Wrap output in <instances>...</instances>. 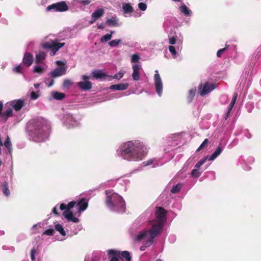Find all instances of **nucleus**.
Returning <instances> with one entry per match:
<instances>
[{"instance_id":"nucleus-4","label":"nucleus","mask_w":261,"mask_h":261,"mask_svg":"<svg viewBox=\"0 0 261 261\" xmlns=\"http://www.w3.org/2000/svg\"><path fill=\"white\" fill-rule=\"evenodd\" d=\"M167 214V211L163 207L159 206L156 207L154 214L155 219L150 222V223L152 225L150 231L153 230V232L157 235L160 233L166 221Z\"/></svg>"},{"instance_id":"nucleus-10","label":"nucleus","mask_w":261,"mask_h":261,"mask_svg":"<svg viewBox=\"0 0 261 261\" xmlns=\"http://www.w3.org/2000/svg\"><path fill=\"white\" fill-rule=\"evenodd\" d=\"M207 158L205 157L199 161L195 166V168L192 170L191 175L193 177H198L200 175V173L198 171V169L206 161Z\"/></svg>"},{"instance_id":"nucleus-18","label":"nucleus","mask_w":261,"mask_h":261,"mask_svg":"<svg viewBox=\"0 0 261 261\" xmlns=\"http://www.w3.org/2000/svg\"><path fill=\"white\" fill-rule=\"evenodd\" d=\"M150 231L149 230H144L143 231H140L139 233L136 236L135 238V240L140 242L145 238H146L148 235H149V237H150Z\"/></svg>"},{"instance_id":"nucleus-32","label":"nucleus","mask_w":261,"mask_h":261,"mask_svg":"<svg viewBox=\"0 0 261 261\" xmlns=\"http://www.w3.org/2000/svg\"><path fill=\"white\" fill-rule=\"evenodd\" d=\"M195 93H196V89H191L190 90L189 92V94H188V96L187 97V99H188V101L189 102H191L194 96H195Z\"/></svg>"},{"instance_id":"nucleus-3","label":"nucleus","mask_w":261,"mask_h":261,"mask_svg":"<svg viewBox=\"0 0 261 261\" xmlns=\"http://www.w3.org/2000/svg\"><path fill=\"white\" fill-rule=\"evenodd\" d=\"M106 204L107 206L113 211L124 212L125 209V202L121 196L112 190H106Z\"/></svg>"},{"instance_id":"nucleus-50","label":"nucleus","mask_w":261,"mask_h":261,"mask_svg":"<svg viewBox=\"0 0 261 261\" xmlns=\"http://www.w3.org/2000/svg\"><path fill=\"white\" fill-rule=\"evenodd\" d=\"M110 261H118L119 257L115 255H109Z\"/></svg>"},{"instance_id":"nucleus-15","label":"nucleus","mask_w":261,"mask_h":261,"mask_svg":"<svg viewBox=\"0 0 261 261\" xmlns=\"http://www.w3.org/2000/svg\"><path fill=\"white\" fill-rule=\"evenodd\" d=\"M76 206L79 212L84 211L88 206V201L86 198H82L77 203Z\"/></svg>"},{"instance_id":"nucleus-21","label":"nucleus","mask_w":261,"mask_h":261,"mask_svg":"<svg viewBox=\"0 0 261 261\" xmlns=\"http://www.w3.org/2000/svg\"><path fill=\"white\" fill-rule=\"evenodd\" d=\"M128 86L129 84L128 83H120L111 85L110 89L114 90H124L127 89Z\"/></svg>"},{"instance_id":"nucleus-20","label":"nucleus","mask_w":261,"mask_h":261,"mask_svg":"<svg viewBox=\"0 0 261 261\" xmlns=\"http://www.w3.org/2000/svg\"><path fill=\"white\" fill-rule=\"evenodd\" d=\"M141 68V66L138 64H135L133 66V72L132 74V77L135 81H139L140 80L139 70Z\"/></svg>"},{"instance_id":"nucleus-43","label":"nucleus","mask_w":261,"mask_h":261,"mask_svg":"<svg viewBox=\"0 0 261 261\" xmlns=\"http://www.w3.org/2000/svg\"><path fill=\"white\" fill-rule=\"evenodd\" d=\"M177 37L176 36H172L169 38V43L171 45H174L176 43V40H177Z\"/></svg>"},{"instance_id":"nucleus-63","label":"nucleus","mask_w":261,"mask_h":261,"mask_svg":"<svg viewBox=\"0 0 261 261\" xmlns=\"http://www.w3.org/2000/svg\"><path fill=\"white\" fill-rule=\"evenodd\" d=\"M152 163V161H149V162H148V163L147 164V165H150V164H151Z\"/></svg>"},{"instance_id":"nucleus-33","label":"nucleus","mask_w":261,"mask_h":261,"mask_svg":"<svg viewBox=\"0 0 261 261\" xmlns=\"http://www.w3.org/2000/svg\"><path fill=\"white\" fill-rule=\"evenodd\" d=\"M12 110L11 108H9L6 110L3 113H2L1 115L5 117V120H6L8 117H10L12 116Z\"/></svg>"},{"instance_id":"nucleus-28","label":"nucleus","mask_w":261,"mask_h":261,"mask_svg":"<svg viewBox=\"0 0 261 261\" xmlns=\"http://www.w3.org/2000/svg\"><path fill=\"white\" fill-rule=\"evenodd\" d=\"M2 190L3 194L6 196H9L10 195V192L8 188V184L7 182L5 181L2 185Z\"/></svg>"},{"instance_id":"nucleus-9","label":"nucleus","mask_w":261,"mask_h":261,"mask_svg":"<svg viewBox=\"0 0 261 261\" xmlns=\"http://www.w3.org/2000/svg\"><path fill=\"white\" fill-rule=\"evenodd\" d=\"M153 231H150V237L143 243V245L141 246L140 250L141 251H144L147 247H149L154 243V239L157 236Z\"/></svg>"},{"instance_id":"nucleus-62","label":"nucleus","mask_w":261,"mask_h":261,"mask_svg":"<svg viewBox=\"0 0 261 261\" xmlns=\"http://www.w3.org/2000/svg\"><path fill=\"white\" fill-rule=\"evenodd\" d=\"M34 86L36 88H38V87L39 86V84H35L34 85Z\"/></svg>"},{"instance_id":"nucleus-59","label":"nucleus","mask_w":261,"mask_h":261,"mask_svg":"<svg viewBox=\"0 0 261 261\" xmlns=\"http://www.w3.org/2000/svg\"><path fill=\"white\" fill-rule=\"evenodd\" d=\"M3 109V103L1 101H0V114L1 115L2 113Z\"/></svg>"},{"instance_id":"nucleus-1","label":"nucleus","mask_w":261,"mask_h":261,"mask_svg":"<svg viewBox=\"0 0 261 261\" xmlns=\"http://www.w3.org/2000/svg\"><path fill=\"white\" fill-rule=\"evenodd\" d=\"M121 155L128 161L142 160L146 155L147 148L141 142L128 141L122 147Z\"/></svg>"},{"instance_id":"nucleus-54","label":"nucleus","mask_w":261,"mask_h":261,"mask_svg":"<svg viewBox=\"0 0 261 261\" xmlns=\"http://www.w3.org/2000/svg\"><path fill=\"white\" fill-rule=\"evenodd\" d=\"M60 208L61 210H67V205L64 203H61L60 206Z\"/></svg>"},{"instance_id":"nucleus-51","label":"nucleus","mask_w":261,"mask_h":261,"mask_svg":"<svg viewBox=\"0 0 261 261\" xmlns=\"http://www.w3.org/2000/svg\"><path fill=\"white\" fill-rule=\"evenodd\" d=\"M169 50L170 52L173 55H176L177 54V52L176 51V49L175 47L173 46L170 45L169 46Z\"/></svg>"},{"instance_id":"nucleus-57","label":"nucleus","mask_w":261,"mask_h":261,"mask_svg":"<svg viewBox=\"0 0 261 261\" xmlns=\"http://www.w3.org/2000/svg\"><path fill=\"white\" fill-rule=\"evenodd\" d=\"M47 80L49 81L48 86L50 87V86H53L54 83V80H53V79H51V80L48 79Z\"/></svg>"},{"instance_id":"nucleus-34","label":"nucleus","mask_w":261,"mask_h":261,"mask_svg":"<svg viewBox=\"0 0 261 261\" xmlns=\"http://www.w3.org/2000/svg\"><path fill=\"white\" fill-rule=\"evenodd\" d=\"M181 187H182L181 184H178L173 187V188L171 190V192L174 194L177 193L180 191V190L181 189Z\"/></svg>"},{"instance_id":"nucleus-64","label":"nucleus","mask_w":261,"mask_h":261,"mask_svg":"<svg viewBox=\"0 0 261 261\" xmlns=\"http://www.w3.org/2000/svg\"><path fill=\"white\" fill-rule=\"evenodd\" d=\"M155 261H162L161 259H157L156 260H155Z\"/></svg>"},{"instance_id":"nucleus-23","label":"nucleus","mask_w":261,"mask_h":261,"mask_svg":"<svg viewBox=\"0 0 261 261\" xmlns=\"http://www.w3.org/2000/svg\"><path fill=\"white\" fill-rule=\"evenodd\" d=\"M46 54L44 52L40 51L38 54L36 56V63L40 64L41 63L45 58Z\"/></svg>"},{"instance_id":"nucleus-36","label":"nucleus","mask_w":261,"mask_h":261,"mask_svg":"<svg viewBox=\"0 0 261 261\" xmlns=\"http://www.w3.org/2000/svg\"><path fill=\"white\" fill-rule=\"evenodd\" d=\"M208 142L209 141L208 139H205L203 142L201 144L200 146L197 148L196 151L199 152V151L203 149L207 145Z\"/></svg>"},{"instance_id":"nucleus-17","label":"nucleus","mask_w":261,"mask_h":261,"mask_svg":"<svg viewBox=\"0 0 261 261\" xmlns=\"http://www.w3.org/2000/svg\"><path fill=\"white\" fill-rule=\"evenodd\" d=\"M33 61V56L30 53H26L23 58V64L28 67L30 66Z\"/></svg>"},{"instance_id":"nucleus-22","label":"nucleus","mask_w":261,"mask_h":261,"mask_svg":"<svg viewBox=\"0 0 261 261\" xmlns=\"http://www.w3.org/2000/svg\"><path fill=\"white\" fill-rule=\"evenodd\" d=\"M122 10L125 14H130L134 11V8L130 3H124L122 5Z\"/></svg>"},{"instance_id":"nucleus-38","label":"nucleus","mask_w":261,"mask_h":261,"mask_svg":"<svg viewBox=\"0 0 261 261\" xmlns=\"http://www.w3.org/2000/svg\"><path fill=\"white\" fill-rule=\"evenodd\" d=\"M4 145L7 148H8L9 151L10 152L11 144L10 138H9L8 136H7V138L4 142Z\"/></svg>"},{"instance_id":"nucleus-35","label":"nucleus","mask_w":261,"mask_h":261,"mask_svg":"<svg viewBox=\"0 0 261 261\" xmlns=\"http://www.w3.org/2000/svg\"><path fill=\"white\" fill-rule=\"evenodd\" d=\"M237 97H238L237 93H234L233 95V97H232L231 101L228 107V109H229V110H231L233 108V107L236 103Z\"/></svg>"},{"instance_id":"nucleus-48","label":"nucleus","mask_w":261,"mask_h":261,"mask_svg":"<svg viewBox=\"0 0 261 261\" xmlns=\"http://www.w3.org/2000/svg\"><path fill=\"white\" fill-rule=\"evenodd\" d=\"M39 96V95L34 91H32L31 93V98L32 99H37Z\"/></svg>"},{"instance_id":"nucleus-41","label":"nucleus","mask_w":261,"mask_h":261,"mask_svg":"<svg viewBox=\"0 0 261 261\" xmlns=\"http://www.w3.org/2000/svg\"><path fill=\"white\" fill-rule=\"evenodd\" d=\"M72 84V83L71 81L69 79H66L64 81L63 86L65 88H68L70 86H71Z\"/></svg>"},{"instance_id":"nucleus-2","label":"nucleus","mask_w":261,"mask_h":261,"mask_svg":"<svg viewBox=\"0 0 261 261\" xmlns=\"http://www.w3.org/2000/svg\"><path fill=\"white\" fill-rule=\"evenodd\" d=\"M48 129L45 120L42 118L31 120L28 125L29 135L36 142L44 141L47 138Z\"/></svg>"},{"instance_id":"nucleus-60","label":"nucleus","mask_w":261,"mask_h":261,"mask_svg":"<svg viewBox=\"0 0 261 261\" xmlns=\"http://www.w3.org/2000/svg\"><path fill=\"white\" fill-rule=\"evenodd\" d=\"M56 64L58 65H63L62 66H65V64L61 61H57L56 62Z\"/></svg>"},{"instance_id":"nucleus-7","label":"nucleus","mask_w":261,"mask_h":261,"mask_svg":"<svg viewBox=\"0 0 261 261\" xmlns=\"http://www.w3.org/2000/svg\"><path fill=\"white\" fill-rule=\"evenodd\" d=\"M108 255H115L120 258L125 259V261H130L132 256L128 251H120L115 249H110L108 250Z\"/></svg>"},{"instance_id":"nucleus-31","label":"nucleus","mask_w":261,"mask_h":261,"mask_svg":"<svg viewBox=\"0 0 261 261\" xmlns=\"http://www.w3.org/2000/svg\"><path fill=\"white\" fill-rule=\"evenodd\" d=\"M55 227L56 230L57 231H59L62 236H66V232L62 225L59 224H56L55 225Z\"/></svg>"},{"instance_id":"nucleus-5","label":"nucleus","mask_w":261,"mask_h":261,"mask_svg":"<svg viewBox=\"0 0 261 261\" xmlns=\"http://www.w3.org/2000/svg\"><path fill=\"white\" fill-rule=\"evenodd\" d=\"M65 45V43H56L53 41L45 42L42 44L44 49H50V55L54 56L57 51Z\"/></svg>"},{"instance_id":"nucleus-46","label":"nucleus","mask_w":261,"mask_h":261,"mask_svg":"<svg viewBox=\"0 0 261 261\" xmlns=\"http://www.w3.org/2000/svg\"><path fill=\"white\" fill-rule=\"evenodd\" d=\"M138 7L139 8L142 10V11H145L146 10V8H147V5L146 4L144 3H140L139 4H138Z\"/></svg>"},{"instance_id":"nucleus-55","label":"nucleus","mask_w":261,"mask_h":261,"mask_svg":"<svg viewBox=\"0 0 261 261\" xmlns=\"http://www.w3.org/2000/svg\"><path fill=\"white\" fill-rule=\"evenodd\" d=\"M52 211L53 213L56 215H58L59 214V213L58 212L57 208H56V207H54L53 208Z\"/></svg>"},{"instance_id":"nucleus-47","label":"nucleus","mask_w":261,"mask_h":261,"mask_svg":"<svg viewBox=\"0 0 261 261\" xmlns=\"http://www.w3.org/2000/svg\"><path fill=\"white\" fill-rule=\"evenodd\" d=\"M22 67L20 65L16 66L13 69V71L18 73H21L22 72Z\"/></svg>"},{"instance_id":"nucleus-49","label":"nucleus","mask_w":261,"mask_h":261,"mask_svg":"<svg viewBox=\"0 0 261 261\" xmlns=\"http://www.w3.org/2000/svg\"><path fill=\"white\" fill-rule=\"evenodd\" d=\"M36 252V250L35 248H33L31 250V258L32 261L35 260V254Z\"/></svg>"},{"instance_id":"nucleus-16","label":"nucleus","mask_w":261,"mask_h":261,"mask_svg":"<svg viewBox=\"0 0 261 261\" xmlns=\"http://www.w3.org/2000/svg\"><path fill=\"white\" fill-rule=\"evenodd\" d=\"M63 215L68 221L72 222L74 223H77L79 220L77 218L74 217L72 212L70 211H65L63 213Z\"/></svg>"},{"instance_id":"nucleus-39","label":"nucleus","mask_w":261,"mask_h":261,"mask_svg":"<svg viewBox=\"0 0 261 261\" xmlns=\"http://www.w3.org/2000/svg\"><path fill=\"white\" fill-rule=\"evenodd\" d=\"M228 47V45L227 44H225V47L224 48L219 49L217 53V56L218 58L221 57L222 54L226 50V49Z\"/></svg>"},{"instance_id":"nucleus-25","label":"nucleus","mask_w":261,"mask_h":261,"mask_svg":"<svg viewBox=\"0 0 261 261\" xmlns=\"http://www.w3.org/2000/svg\"><path fill=\"white\" fill-rule=\"evenodd\" d=\"M222 151V149L220 146H218L216 150L212 154L209 158L210 161L215 160Z\"/></svg>"},{"instance_id":"nucleus-37","label":"nucleus","mask_w":261,"mask_h":261,"mask_svg":"<svg viewBox=\"0 0 261 261\" xmlns=\"http://www.w3.org/2000/svg\"><path fill=\"white\" fill-rule=\"evenodd\" d=\"M121 42L120 39H116L111 41L109 42V44L111 47H116L119 45V44Z\"/></svg>"},{"instance_id":"nucleus-30","label":"nucleus","mask_w":261,"mask_h":261,"mask_svg":"<svg viewBox=\"0 0 261 261\" xmlns=\"http://www.w3.org/2000/svg\"><path fill=\"white\" fill-rule=\"evenodd\" d=\"M114 33V31H111L110 32V34H107L105 36H102L100 39V41L101 43L106 42L108 41L111 39L112 37V34Z\"/></svg>"},{"instance_id":"nucleus-52","label":"nucleus","mask_w":261,"mask_h":261,"mask_svg":"<svg viewBox=\"0 0 261 261\" xmlns=\"http://www.w3.org/2000/svg\"><path fill=\"white\" fill-rule=\"evenodd\" d=\"M123 73L119 72V73H116L114 75V78L119 80V79H121L123 77Z\"/></svg>"},{"instance_id":"nucleus-58","label":"nucleus","mask_w":261,"mask_h":261,"mask_svg":"<svg viewBox=\"0 0 261 261\" xmlns=\"http://www.w3.org/2000/svg\"><path fill=\"white\" fill-rule=\"evenodd\" d=\"M230 111H231V110H229V109H228V111H227V112L226 114V116L225 117V120H226L229 117Z\"/></svg>"},{"instance_id":"nucleus-42","label":"nucleus","mask_w":261,"mask_h":261,"mask_svg":"<svg viewBox=\"0 0 261 261\" xmlns=\"http://www.w3.org/2000/svg\"><path fill=\"white\" fill-rule=\"evenodd\" d=\"M34 72L38 73H42L44 72V70L43 68L40 66H35L34 67Z\"/></svg>"},{"instance_id":"nucleus-29","label":"nucleus","mask_w":261,"mask_h":261,"mask_svg":"<svg viewBox=\"0 0 261 261\" xmlns=\"http://www.w3.org/2000/svg\"><path fill=\"white\" fill-rule=\"evenodd\" d=\"M53 97L55 99L61 100L65 97V94L64 93L55 92L53 94Z\"/></svg>"},{"instance_id":"nucleus-40","label":"nucleus","mask_w":261,"mask_h":261,"mask_svg":"<svg viewBox=\"0 0 261 261\" xmlns=\"http://www.w3.org/2000/svg\"><path fill=\"white\" fill-rule=\"evenodd\" d=\"M140 59V56L137 54H134L132 56L131 58V62L132 63H137L139 61V60Z\"/></svg>"},{"instance_id":"nucleus-13","label":"nucleus","mask_w":261,"mask_h":261,"mask_svg":"<svg viewBox=\"0 0 261 261\" xmlns=\"http://www.w3.org/2000/svg\"><path fill=\"white\" fill-rule=\"evenodd\" d=\"M105 11L103 9H98L95 11L91 15V19L89 23L93 24L96 20L102 17L104 14Z\"/></svg>"},{"instance_id":"nucleus-45","label":"nucleus","mask_w":261,"mask_h":261,"mask_svg":"<svg viewBox=\"0 0 261 261\" xmlns=\"http://www.w3.org/2000/svg\"><path fill=\"white\" fill-rule=\"evenodd\" d=\"M54 233L55 230L53 228L48 229L44 232V234H45L48 236H53L54 235Z\"/></svg>"},{"instance_id":"nucleus-44","label":"nucleus","mask_w":261,"mask_h":261,"mask_svg":"<svg viewBox=\"0 0 261 261\" xmlns=\"http://www.w3.org/2000/svg\"><path fill=\"white\" fill-rule=\"evenodd\" d=\"M76 204V202L74 201H71L68 203L67 205V210L66 211H70L71 208L73 207V206Z\"/></svg>"},{"instance_id":"nucleus-24","label":"nucleus","mask_w":261,"mask_h":261,"mask_svg":"<svg viewBox=\"0 0 261 261\" xmlns=\"http://www.w3.org/2000/svg\"><path fill=\"white\" fill-rule=\"evenodd\" d=\"M92 76L95 79H102L106 76V74L102 71L96 70L92 73Z\"/></svg>"},{"instance_id":"nucleus-26","label":"nucleus","mask_w":261,"mask_h":261,"mask_svg":"<svg viewBox=\"0 0 261 261\" xmlns=\"http://www.w3.org/2000/svg\"><path fill=\"white\" fill-rule=\"evenodd\" d=\"M179 9L186 16H190L192 14V11L185 5H181Z\"/></svg>"},{"instance_id":"nucleus-19","label":"nucleus","mask_w":261,"mask_h":261,"mask_svg":"<svg viewBox=\"0 0 261 261\" xmlns=\"http://www.w3.org/2000/svg\"><path fill=\"white\" fill-rule=\"evenodd\" d=\"M24 102L23 100L18 99L15 100L11 102V106L16 111H19L23 106Z\"/></svg>"},{"instance_id":"nucleus-14","label":"nucleus","mask_w":261,"mask_h":261,"mask_svg":"<svg viewBox=\"0 0 261 261\" xmlns=\"http://www.w3.org/2000/svg\"><path fill=\"white\" fill-rule=\"evenodd\" d=\"M76 85L80 89L85 91L90 90L92 87V83L89 81L77 82Z\"/></svg>"},{"instance_id":"nucleus-12","label":"nucleus","mask_w":261,"mask_h":261,"mask_svg":"<svg viewBox=\"0 0 261 261\" xmlns=\"http://www.w3.org/2000/svg\"><path fill=\"white\" fill-rule=\"evenodd\" d=\"M66 67L62 66L56 68L54 70L50 72V75L53 77H57L62 76L66 73Z\"/></svg>"},{"instance_id":"nucleus-61","label":"nucleus","mask_w":261,"mask_h":261,"mask_svg":"<svg viewBox=\"0 0 261 261\" xmlns=\"http://www.w3.org/2000/svg\"><path fill=\"white\" fill-rule=\"evenodd\" d=\"M82 79L85 81H87L89 79V77L87 75H83Z\"/></svg>"},{"instance_id":"nucleus-53","label":"nucleus","mask_w":261,"mask_h":261,"mask_svg":"<svg viewBox=\"0 0 261 261\" xmlns=\"http://www.w3.org/2000/svg\"><path fill=\"white\" fill-rule=\"evenodd\" d=\"M91 2V0H81L80 1V4H83L84 5H87L89 4Z\"/></svg>"},{"instance_id":"nucleus-11","label":"nucleus","mask_w":261,"mask_h":261,"mask_svg":"<svg viewBox=\"0 0 261 261\" xmlns=\"http://www.w3.org/2000/svg\"><path fill=\"white\" fill-rule=\"evenodd\" d=\"M216 88V86L214 84H210L208 82H206L200 92L201 96H204L208 93L210 92Z\"/></svg>"},{"instance_id":"nucleus-6","label":"nucleus","mask_w":261,"mask_h":261,"mask_svg":"<svg viewBox=\"0 0 261 261\" xmlns=\"http://www.w3.org/2000/svg\"><path fill=\"white\" fill-rule=\"evenodd\" d=\"M69 7L65 1H61L54 3L47 7L46 10L49 11L54 10L55 12H65L68 10Z\"/></svg>"},{"instance_id":"nucleus-8","label":"nucleus","mask_w":261,"mask_h":261,"mask_svg":"<svg viewBox=\"0 0 261 261\" xmlns=\"http://www.w3.org/2000/svg\"><path fill=\"white\" fill-rule=\"evenodd\" d=\"M155 73L154 75V85L156 91L160 96H161L163 91V83L160 75L158 73V71L155 70Z\"/></svg>"},{"instance_id":"nucleus-56","label":"nucleus","mask_w":261,"mask_h":261,"mask_svg":"<svg viewBox=\"0 0 261 261\" xmlns=\"http://www.w3.org/2000/svg\"><path fill=\"white\" fill-rule=\"evenodd\" d=\"M97 28L99 29H103L105 28V25L102 23L97 24Z\"/></svg>"},{"instance_id":"nucleus-27","label":"nucleus","mask_w":261,"mask_h":261,"mask_svg":"<svg viewBox=\"0 0 261 261\" xmlns=\"http://www.w3.org/2000/svg\"><path fill=\"white\" fill-rule=\"evenodd\" d=\"M106 23L110 26H118L117 19L116 17H113L112 18L107 19Z\"/></svg>"}]
</instances>
